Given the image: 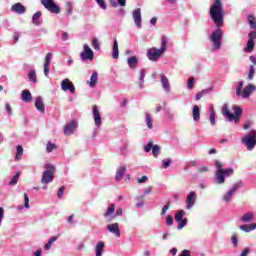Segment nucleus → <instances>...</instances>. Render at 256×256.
Listing matches in <instances>:
<instances>
[{"label":"nucleus","instance_id":"2eb2a0df","mask_svg":"<svg viewBox=\"0 0 256 256\" xmlns=\"http://www.w3.org/2000/svg\"><path fill=\"white\" fill-rule=\"evenodd\" d=\"M132 17L134 19V23L138 29H141V8H137L133 11Z\"/></svg>","mask_w":256,"mask_h":256},{"label":"nucleus","instance_id":"864d4df0","mask_svg":"<svg viewBox=\"0 0 256 256\" xmlns=\"http://www.w3.org/2000/svg\"><path fill=\"white\" fill-rule=\"evenodd\" d=\"M53 149H55V144H53V143H51V141H49L47 143V147H46L47 153H51V151H53Z\"/></svg>","mask_w":256,"mask_h":256},{"label":"nucleus","instance_id":"5701e85b","mask_svg":"<svg viewBox=\"0 0 256 256\" xmlns=\"http://www.w3.org/2000/svg\"><path fill=\"white\" fill-rule=\"evenodd\" d=\"M104 249H105V242L99 241L95 247L96 256H103Z\"/></svg>","mask_w":256,"mask_h":256},{"label":"nucleus","instance_id":"4468645a","mask_svg":"<svg viewBox=\"0 0 256 256\" xmlns=\"http://www.w3.org/2000/svg\"><path fill=\"white\" fill-rule=\"evenodd\" d=\"M51 59H53V53L49 52L46 54L44 61V75L47 77L49 75V65H51Z\"/></svg>","mask_w":256,"mask_h":256},{"label":"nucleus","instance_id":"e433bc0d","mask_svg":"<svg viewBox=\"0 0 256 256\" xmlns=\"http://www.w3.org/2000/svg\"><path fill=\"white\" fill-rule=\"evenodd\" d=\"M146 125L148 129H153V118H151V114L146 113Z\"/></svg>","mask_w":256,"mask_h":256},{"label":"nucleus","instance_id":"c9c22d12","mask_svg":"<svg viewBox=\"0 0 256 256\" xmlns=\"http://www.w3.org/2000/svg\"><path fill=\"white\" fill-rule=\"evenodd\" d=\"M16 151H17V153H16L15 160L19 161V160H21V157L23 156V146L18 145L16 147Z\"/></svg>","mask_w":256,"mask_h":256},{"label":"nucleus","instance_id":"5fc2aeb1","mask_svg":"<svg viewBox=\"0 0 256 256\" xmlns=\"http://www.w3.org/2000/svg\"><path fill=\"white\" fill-rule=\"evenodd\" d=\"M169 207H171V202H167L166 205L162 208L161 215H165Z\"/></svg>","mask_w":256,"mask_h":256},{"label":"nucleus","instance_id":"c756f323","mask_svg":"<svg viewBox=\"0 0 256 256\" xmlns=\"http://www.w3.org/2000/svg\"><path fill=\"white\" fill-rule=\"evenodd\" d=\"M241 231H245L246 233H249L250 231H254L256 229V224H249V225H241L240 226Z\"/></svg>","mask_w":256,"mask_h":256},{"label":"nucleus","instance_id":"412c9836","mask_svg":"<svg viewBox=\"0 0 256 256\" xmlns=\"http://www.w3.org/2000/svg\"><path fill=\"white\" fill-rule=\"evenodd\" d=\"M127 171V166H121L116 171L115 180L121 181L123 179V175H125V172Z\"/></svg>","mask_w":256,"mask_h":256},{"label":"nucleus","instance_id":"423d86ee","mask_svg":"<svg viewBox=\"0 0 256 256\" xmlns=\"http://www.w3.org/2000/svg\"><path fill=\"white\" fill-rule=\"evenodd\" d=\"M46 171L43 172L41 183L48 185V183H53V179H55V168L51 164H46Z\"/></svg>","mask_w":256,"mask_h":256},{"label":"nucleus","instance_id":"0e129e2a","mask_svg":"<svg viewBox=\"0 0 256 256\" xmlns=\"http://www.w3.org/2000/svg\"><path fill=\"white\" fill-rule=\"evenodd\" d=\"M178 256H191V251L185 249Z\"/></svg>","mask_w":256,"mask_h":256},{"label":"nucleus","instance_id":"39448f33","mask_svg":"<svg viewBox=\"0 0 256 256\" xmlns=\"http://www.w3.org/2000/svg\"><path fill=\"white\" fill-rule=\"evenodd\" d=\"M242 143L245 144L247 147L248 151H253L256 146V130H252L248 134H246L242 139Z\"/></svg>","mask_w":256,"mask_h":256},{"label":"nucleus","instance_id":"79ce46f5","mask_svg":"<svg viewBox=\"0 0 256 256\" xmlns=\"http://www.w3.org/2000/svg\"><path fill=\"white\" fill-rule=\"evenodd\" d=\"M253 77H255V66L251 65L248 71V80L252 81Z\"/></svg>","mask_w":256,"mask_h":256},{"label":"nucleus","instance_id":"7ed1b4c3","mask_svg":"<svg viewBox=\"0 0 256 256\" xmlns=\"http://www.w3.org/2000/svg\"><path fill=\"white\" fill-rule=\"evenodd\" d=\"M216 167V183L223 185L225 183V177H231L234 171L233 168L223 169V164L220 161L215 162Z\"/></svg>","mask_w":256,"mask_h":256},{"label":"nucleus","instance_id":"aec40b11","mask_svg":"<svg viewBox=\"0 0 256 256\" xmlns=\"http://www.w3.org/2000/svg\"><path fill=\"white\" fill-rule=\"evenodd\" d=\"M161 83L164 91H166V93H169V91H171V85H169V79H167V76L161 74Z\"/></svg>","mask_w":256,"mask_h":256},{"label":"nucleus","instance_id":"052dcab7","mask_svg":"<svg viewBox=\"0 0 256 256\" xmlns=\"http://www.w3.org/2000/svg\"><path fill=\"white\" fill-rule=\"evenodd\" d=\"M170 166H171V158H168V159H166V161L163 162L162 167H163V169H167Z\"/></svg>","mask_w":256,"mask_h":256},{"label":"nucleus","instance_id":"774afa93","mask_svg":"<svg viewBox=\"0 0 256 256\" xmlns=\"http://www.w3.org/2000/svg\"><path fill=\"white\" fill-rule=\"evenodd\" d=\"M231 239L234 247H237V235H233Z\"/></svg>","mask_w":256,"mask_h":256},{"label":"nucleus","instance_id":"0eeeda50","mask_svg":"<svg viewBox=\"0 0 256 256\" xmlns=\"http://www.w3.org/2000/svg\"><path fill=\"white\" fill-rule=\"evenodd\" d=\"M210 41H212L214 49L219 51V49H221V43L223 42V30L219 28L214 30L210 36Z\"/></svg>","mask_w":256,"mask_h":256},{"label":"nucleus","instance_id":"c85d7f7f","mask_svg":"<svg viewBox=\"0 0 256 256\" xmlns=\"http://www.w3.org/2000/svg\"><path fill=\"white\" fill-rule=\"evenodd\" d=\"M213 91V88H207L202 90L201 92H198L196 94V101H199L202 97H205V95H208V93H211Z\"/></svg>","mask_w":256,"mask_h":256},{"label":"nucleus","instance_id":"13d9d810","mask_svg":"<svg viewBox=\"0 0 256 256\" xmlns=\"http://www.w3.org/2000/svg\"><path fill=\"white\" fill-rule=\"evenodd\" d=\"M194 85H195V78H193V77L189 78L188 84H187L188 89H191Z\"/></svg>","mask_w":256,"mask_h":256},{"label":"nucleus","instance_id":"e2e57ef3","mask_svg":"<svg viewBox=\"0 0 256 256\" xmlns=\"http://www.w3.org/2000/svg\"><path fill=\"white\" fill-rule=\"evenodd\" d=\"M248 39H250V41H255V39H256V32L255 31H251L248 34Z\"/></svg>","mask_w":256,"mask_h":256},{"label":"nucleus","instance_id":"f704fd0d","mask_svg":"<svg viewBox=\"0 0 256 256\" xmlns=\"http://www.w3.org/2000/svg\"><path fill=\"white\" fill-rule=\"evenodd\" d=\"M241 221H243L244 223H249V221H253V213L249 212L247 214H244L241 217Z\"/></svg>","mask_w":256,"mask_h":256},{"label":"nucleus","instance_id":"a18cd8bd","mask_svg":"<svg viewBox=\"0 0 256 256\" xmlns=\"http://www.w3.org/2000/svg\"><path fill=\"white\" fill-rule=\"evenodd\" d=\"M92 47L96 51H99V49H101V46H99V40L97 38L92 39Z\"/></svg>","mask_w":256,"mask_h":256},{"label":"nucleus","instance_id":"3c124183","mask_svg":"<svg viewBox=\"0 0 256 256\" xmlns=\"http://www.w3.org/2000/svg\"><path fill=\"white\" fill-rule=\"evenodd\" d=\"M96 3L101 7V9L106 10L107 9V4L105 3V0H95Z\"/></svg>","mask_w":256,"mask_h":256},{"label":"nucleus","instance_id":"20e7f679","mask_svg":"<svg viewBox=\"0 0 256 256\" xmlns=\"http://www.w3.org/2000/svg\"><path fill=\"white\" fill-rule=\"evenodd\" d=\"M233 109L234 114L229 111V106L224 104L222 106V115L227 119V121H235V123H239V116L243 114V109L237 105H235Z\"/></svg>","mask_w":256,"mask_h":256},{"label":"nucleus","instance_id":"a19ab883","mask_svg":"<svg viewBox=\"0 0 256 256\" xmlns=\"http://www.w3.org/2000/svg\"><path fill=\"white\" fill-rule=\"evenodd\" d=\"M115 213V204H111L106 213L104 214V217H109V215H113Z\"/></svg>","mask_w":256,"mask_h":256},{"label":"nucleus","instance_id":"f3484780","mask_svg":"<svg viewBox=\"0 0 256 256\" xmlns=\"http://www.w3.org/2000/svg\"><path fill=\"white\" fill-rule=\"evenodd\" d=\"M107 229L110 231V233L116 235V237H121V232L119 231V223L109 224Z\"/></svg>","mask_w":256,"mask_h":256},{"label":"nucleus","instance_id":"9d476101","mask_svg":"<svg viewBox=\"0 0 256 256\" xmlns=\"http://www.w3.org/2000/svg\"><path fill=\"white\" fill-rule=\"evenodd\" d=\"M61 89L62 91H70V93H75V85L69 79H64L61 82Z\"/></svg>","mask_w":256,"mask_h":256},{"label":"nucleus","instance_id":"cd10ccee","mask_svg":"<svg viewBox=\"0 0 256 256\" xmlns=\"http://www.w3.org/2000/svg\"><path fill=\"white\" fill-rule=\"evenodd\" d=\"M41 15H42L41 11H38L32 16L33 25H37V26L41 25V21L39 20L41 18Z\"/></svg>","mask_w":256,"mask_h":256},{"label":"nucleus","instance_id":"680f3d73","mask_svg":"<svg viewBox=\"0 0 256 256\" xmlns=\"http://www.w3.org/2000/svg\"><path fill=\"white\" fill-rule=\"evenodd\" d=\"M4 217H5V209H3V207H0V227H1V223H3Z\"/></svg>","mask_w":256,"mask_h":256},{"label":"nucleus","instance_id":"338daca9","mask_svg":"<svg viewBox=\"0 0 256 256\" xmlns=\"http://www.w3.org/2000/svg\"><path fill=\"white\" fill-rule=\"evenodd\" d=\"M249 255V248H245L242 253L240 254V256H248Z\"/></svg>","mask_w":256,"mask_h":256},{"label":"nucleus","instance_id":"7c9ffc66","mask_svg":"<svg viewBox=\"0 0 256 256\" xmlns=\"http://www.w3.org/2000/svg\"><path fill=\"white\" fill-rule=\"evenodd\" d=\"M255 49V41L248 39L247 46L244 48V51L249 53L253 52Z\"/></svg>","mask_w":256,"mask_h":256},{"label":"nucleus","instance_id":"72a5a7b5","mask_svg":"<svg viewBox=\"0 0 256 256\" xmlns=\"http://www.w3.org/2000/svg\"><path fill=\"white\" fill-rule=\"evenodd\" d=\"M161 154V146L159 145H153L152 146V155L153 157H159V155Z\"/></svg>","mask_w":256,"mask_h":256},{"label":"nucleus","instance_id":"dca6fc26","mask_svg":"<svg viewBox=\"0 0 256 256\" xmlns=\"http://www.w3.org/2000/svg\"><path fill=\"white\" fill-rule=\"evenodd\" d=\"M93 117L96 127L102 125L103 120L101 119V114L99 113V109L95 105L93 106Z\"/></svg>","mask_w":256,"mask_h":256},{"label":"nucleus","instance_id":"a211bd4d","mask_svg":"<svg viewBox=\"0 0 256 256\" xmlns=\"http://www.w3.org/2000/svg\"><path fill=\"white\" fill-rule=\"evenodd\" d=\"M35 107L40 113H45V104L43 103V98H41V96L36 98Z\"/></svg>","mask_w":256,"mask_h":256},{"label":"nucleus","instance_id":"c03bdc74","mask_svg":"<svg viewBox=\"0 0 256 256\" xmlns=\"http://www.w3.org/2000/svg\"><path fill=\"white\" fill-rule=\"evenodd\" d=\"M243 93V81H240L238 83V86L236 87V95L239 97Z\"/></svg>","mask_w":256,"mask_h":256},{"label":"nucleus","instance_id":"603ef678","mask_svg":"<svg viewBox=\"0 0 256 256\" xmlns=\"http://www.w3.org/2000/svg\"><path fill=\"white\" fill-rule=\"evenodd\" d=\"M65 192V186H62L58 189L57 197L58 199H63V193Z\"/></svg>","mask_w":256,"mask_h":256},{"label":"nucleus","instance_id":"393cba45","mask_svg":"<svg viewBox=\"0 0 256 256\" xmlns=\"http://www.w3.org/2000/svg\"><path fill=\"white\" fill-rule=\"evenodd\" d=\"M32 99L33 96L31 95V92L29 90L22 91V101H24V103H31Z\"/></svg>","mask_w":256,"mask_h":256},{"label":"nucleus","instance_id":"09e8293b","mask_svg":"<svg viewBox=\"0 0 256 256\" xmlns=\"http://www.w3.org/2000/svg\"><path fill=\"white\" fill-rule=\"evenodd\" d=\"M19 177H20V174L16 173V175H14V177L9 182V185H17V181H19Z\"/></svg>","mask_w":256,"mask_h":256},{"label":"nucleus","instance_id":"de8ad7c7","mask_svg":"<svg viewBox=\"0 0 256 256\" xmlns=\"http://www.w3.org/2000/svg\"><path fill=\"white\" fill-rule=\"evenodd\" d=\"M73 13V5H71V2L66 3V15H71Z\"/></svg>","mask_w":256,"mask_h":256},{"label":"nucleus","instance_id":"6ab92c4d","mask_svg":"<svg viewBox=\"0 0 256 256\" xmlns=\"http://www.w3.org/2000/svg\"><path fill=\"white\" fill-rule=\"evenodd\" d=\"M187 209H191L195 205V192H190L186 198Z\"/></svg>","mask_w":256,"mask_h":256},{"label":"nucleus","instance_id":"4be33fe9","mask_svg":"<svg viewBox=\"0 0 256 256\" xmlns=\"http://www.w3.org/2000/svg\"><path fill=\"white\" fill-rule=\"evenodd\" d=\"M192 117L194 121H199L201 119V109H199L198 105L193 106Z\"/></svg>","mask_w":256,"mask_h":256},{"label":"nucleus","instance_id":"4d7b16f0","mask_svg":"<svg viewBox=\"0 0 256 256\" xmlns=\"http://www.w3.org/2000/svg\"><path fill=\"white\" fill-rule=\"evenodd\" d=\"M166 225H168L169 227H171V225H173V216L168 215L166 217Z\"/></svg>","mask_w":256,"mask_h":256},{"label":"nucleus","instance_id":"1a4fd4ad","mask_svg":"<svg viewBox=\"0 0 256 256\" xmlns=\"http://www.w3.org/2000/svg\"><path fill=\"white\" fill-rule=\"evenodd\" d=\"M82 61H93L95 59V54L89 45L85 44L84 49L80 54Z\"/></svg>","mask_w":256,"mask_h":256},{"label":"nucleus","instance_id":"f03ea898","mask_svg":"<svg viewBox=\"0 0 256 256\" xmlns=\"http://www.w3.org/2000/svg\"><path fill=\"white\" fill-rule=\"evenodd\" d=\"M167 51V36L161 37V48L157 49L155 47L148 49L147 57L150 61H159L161 55Z\"/></svg>","mask_w":256,"mask_h":256},{"label":"nucleus","instance_id":"49530a36","mask_svg":"<svg viewBox=\"0 0 256 256\" xmlns=\"http://www.w3.org/2000/svg\"><path fill=\"white\" fill-rule=\"evenodd\" d=\"M187 222H188V220H187V218H184V219H182L181 221H179L178 223V226H177V229L178 230H181V229H183V227H185L186 225H187Z\"/></svg>","mask_w":256,"mask_h":256},{"label":"nucleus","instance_id":"bb28decb","mask_svg":"<svg viewBox=\"0 0 256 256\" xmlns=\"http://www.w3.org/2000/svg\"><path fill=\"white\" fill-rule=\"evenodd\" d=\"M59 237H61L60 234L58 236L51 237L44 246L45 251H49V249H51V246L53 245V243H55V241H57V239H59Z\"/></svg>","mask_w":256,"mask_h":256},{"label":"nucleus","instance_id":"8fccbe9b","mask_svg":"<svg viewBox=\"0 0 256 256\" xmlns=\"http://www.w3.org/2000/svg\"><path fill=\"white\" fill-rule=\"evenodd\" d=\"M153 149V141H149L146 146H144L145 153H149Z\"/></svg>","mask_w":256,"mask_h":256},{"label":"nucleus","instance_id":"f8f14e48","mask_svg":"<svg viewBox=\"0 0 256 256\" xmlns=\"http://www.w3.org/2000/svg\"><path fill=\"white\" fill-rule=\"evenodd\" d=\"M10 11H12V13H17L18 15H23V13L27 11V8H25L23 4L18 2L11 6Z\"/></svg>","mask_w":256,"mask_h":256},{"label":"nucleus","instance_id":"4c0bfd02","mask_svg":"<svg viewBox=\"0 0 256 256\" xmlns=\"http://www.w3.org/2000/svg\"><path fill=\"white\" fill-rule=\"evenodd\" d=\"M235 195L234 192H232L231 190H229L226 194H224L223 196V201H225V203H229V201H231V198Z\"/></svg>","mask_w":256,"mask_h":256},{"label":"nucleus","instance_id":"ddd939ff","mask_svg":"<svg viewBox=\"0 0 256 256\" xmlns=\"http://www.w3.org/2000/svg\"><path fill=\"white\" fill-rule=\"evenodd\" d=\"M256 86L253 84H248L247 86L244 87L241 97H243V99H247L250 97L251 93H253V91H255Z\"/></svg>","mask_w":256,"mask_h":256},{"label":"nucleus","instance_id":"f257e3e1","mask_svg":"<svg viewBox=\"0 0 256 256\" xmlns=\"http://www.w3.org/2000/svg\"><path fill=\"white\" fill-rule=\"evenodd\" d=\"M210 17L218 27H223V3L221 0H215L210 7Z\"/></svg>","mask_w":256,"mask_h":256},{"label":"nucleus","instance_id":"37998d69","mask_svg":"<svg viewBox=\"0 0 256 256\" xmlns=\"http://www.w3.org/2000/svg\"><path fill=\"white\" fill-rule=\"evenodd\" d=\"M241 187H243V182L238 181V182H236V183L232 186V188L230 189V191H232V192L235 193L238 189H241Z\"/></svg>","mask_w":256,"mask_h":256},{"label":"nucleus","instance_id":"bf43d9fd","mask_svg":"<svg viewBox=\"0 0 256 256\" xmlns=\"http://www.w3.org/2000/svg\"><path fill=\"white\" fill-rule=\"evenodd\" d=\"M24 207L29 209V196L27 195V193H24Z\"/></svg>","mask_w":256,"mask_h":256},{"label":"nucleus","instance_id":"58836bf2","mask_svg":"<svg viewBox=\"0 0 256 256\" xmlns=\"http://www.w3.org/2000/svg\"><path fill=\"white\" fill-rule=\"evenodd\" d=\"M28 79L32 83H37V74L35 73V70H32L28 73Z\"/></svg>","mask_w":256,"mask_h":256},{"label":"nucleus","instance_id":"2f4dec72","mask_svg":"<svg viewBox=\"0 0 256 256\" xmlns=\"http://www.w3.org/2000/svg\"><path fill=\"white\" fill-rule=\"evenodd\" d=\"M248 23L250 25L251 29H256V18L253 16V14L248 15Z\"/></svg>","mask_w":256,"mask_h":256},{"label":"nucleus","instance_id":"6e6552de","mask_svg":"<svg viewBox=\"0 0 256 256\" xmlns=\"http://www.w3.org/2000/svg\"><path fill=\"white\" fill-rule=\"evenodd\" d=\"M43 7L47 9L50 13L59 15L61 13V8L55 3V0H40Z\"/></svg>","mask_w":256,"mask_h":256},{"label":"nucleus","instance_id":"9b49d317","mask_svg":"<svg viewBox=\"0 0 256 256\" xmlns=\"http://www.w3.org/2000/svg\"><path fill=\"white\" fill-rule=\"evenodd\" d=\"M77 129V121L72 120L64 127V135H73Z\"/></svg>","mask_w":256,"mask_h":256},{"label":"nucleus","instance_id":"a878e982","mask_svg":"<svg viewBox=\"0 0 256 256\" xmlns=\"http://www.w3.org/2000/svg\"><path fill=\"white\" fill-rule=\"evenodd\" d=\"M112 57L113 59H119V43L117 40H114Z\"/></svg>","mask_w":256,"mask_h":256},{"label":"nucleus","instance_id":"ea45409f","mask_svg":"<svg viewBox=\"0 0 256 256\" xmlns=\"http://www.w3.org/2000/svg\"><path fill=\"white\" fill-rule=\"evenodd\" d=\"M185 215V210H179L176 214H175V221L176 223H179V221L183 220V216Z\"/></svg>","mask_w":256,"mask_h":256},{"label":"nucleus","instance_id":"b1692460","mask_svg":"<svg viewBox=\"0 0 256 256\" xmlns=\"http://www.w3.org/2000/svg\"><path fill=\"white\" fill-rule=\"evenodd\" d=\"M127 63L130 69H135L137 65H139V60L137 59V56H131L127 59Z\"/></svg>","mask_w":256,"mask_h":256},{"label":"nucleus","instance_id":"473e14b6","mask_svg":"<svg viewBox=\"0 0 256 256\" xmlns=\"http://www.w3.org/2000/svg\"><path fill=\"white\" fill-rule=\"evenodd\" d=\"M97 77H99V74L93 72L89 82L90 87H95V85H97Z\"/></svg>","mask_w":256,"mask_h":256},{"label":"nucleus","instance_id":"69168bd1","mask_svg":"<svg viewBox=\"0 0 256 256\" xmlns=\"http://www.w3.org/2000/svg\"><path fill=\"white\" fill-rule=\"evenodd\" d=\"M5 109L8 115H11L13 113V109L11 108V105L9 103L6 104Z\"/></svg>","mask_w":256,"mask_h":256},{"label":"nucleus","instance_id":"6e6d98bb","mask_svg":"<svg viewBox=\"0 0 256 256\" xmlns=\"http://www.w3.org/2000/svg\"><path fill=\"white\" fill-rule=\"evenodd\" d=\"M210 123L211 125H215V110L212 109L211 114H210Z\"/></svg>","mask_w":256,"mask_h":256}]
</instances>
